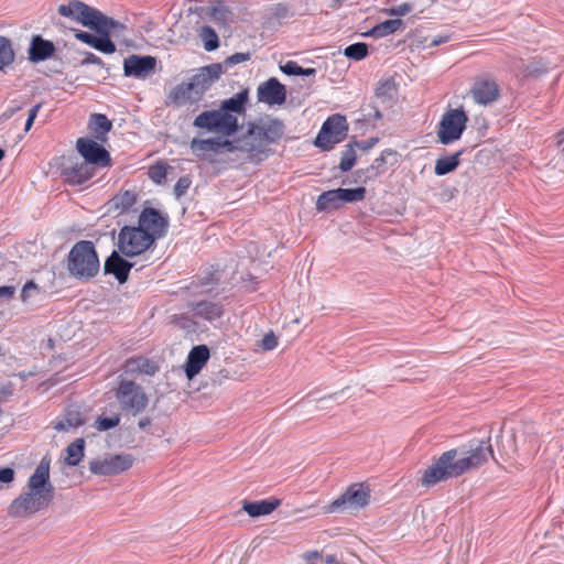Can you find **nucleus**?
Returning <instances> with one entry per match:
<instances>
[{
    "label": "nucleus",
    "mask_w": 564,
    "mask_h": 564,
    "mask_svg": "<svg viewBox=\"0 0 564 564\" xmlns=\"http://www.w3.org/2000/svg\"><path fill=\"white\" fill-rule=\"evenodd\" d=\"M149 175L151 180L160 184L166 177V169L164 165H155L150 169Z\"/></svg>",
    "instance_id": "48"
},
{
    "label": "nucleus",
    "mask_w": 564,
    "mask_h": 564,
    "mask_svg": "<svg viewBox=\"0 0 564 564\" xmlns=\"http://www.w3.org/2000/svg\"><path fill=\"white\" fill-rule=\"evenodd\" d=\"M57 12L62 17L69 18L94 31L105 23L112 25V18L105 15L96 8L79 0H72L67 4H61Z\"/></svg>",
    "instance_id": "5"
},
{
    "label": "nucleus",
    "mask_w": 564,
    "mask_h": 564,
    "mask_svg": "<svg viewBox=\"0 0 564 564\" xmlns=\"http://www.w3.org/2000/svg\"><path fill=\"white\" fill-rule=\"evenodd\" d=\"M463 153H464V150H459L449 156H444V158H440L438 160H436L435 166H434V173L437 176H443V175H446V174L455 171L457 169V166L459 165V158L462 156Z\"/></svg>",
    "instance_id": "32"
},
{
    "label": "nucleus",
    "mask_w": 564,
    "mask_h": 564,
    "mask_svg": "<svg viewBox=\"0 0 564 564\" xmlns=\"http://www.w3.org/2000/svg\"><path fill=\"white\" fill-rule=\"evenodd\" d=\"M391 151H383L381 155L375 160L373 164L365 170V173H373L377 166L383 164L386 162V154H391ZM358 173H364V170H359Z\"/></svg>",
    "instance_id": "56"
},
{
    "label": "nucleus",
    "mask_w": 564,
    "mask_h": 564,
    "mask_svg": "<svg viewBox=\"0 0 564 564\" xmlns=\"http://www.w3.org/2000/svg\"><path fill=\"white\" fill-rule=\"evenodd\" d=\"M55 46L52 41L44 40L41 35L33 36L29 47V59L39 63L53 56Z\"/></svg>",
    "instance_id": "25"
},
{
    "label": "nucleus",
    "mask_w": 564,
    "mask_h": 564,
    "mask_svg": "<svg viewBox=\"0 0 564 564\" xmlns=\"http://www.w3.org/2000/svg\"><path fill=\"white\" fill-rule=\"evenodd\" d=\"M33 292H39V288L33 281H28L22 288L21 301L25 303Z\"/></svg>",
    "instance_id": "51"
},
{
    "label": "nucleus",
    "mask_w": 564,
    "mask_h": 564,
    "mask_svg": "<svg viewBox=\"0 0 564 564\" xmlns=\"http://www.w3.org/2000/svg\"><path fill=\"white\" fill-rule=\"evenodd\" d=\"M392 90L393 86L389 80L382 82L376 88V97L382 99V101L390 100L392 98Z\"/></svg>",
    "instance_id": "46"
},
{
    "label": "nucleus",
    "mask_w": 564,
    "mask_h": 564,
    "mask_svg": "<svg viewBox=\"0 0 564 564\" xmlns=\"http://www.w3.org/2000/svg\"><path fill=\"white\" fill-rule=\"evenodd\" d=\"M115 395L122 411L132 415L142 413L149 403L143 388L132 380H121Z\"/></svg>",
    "instance_id": "7"
},
{
    "label": "nucleus",
    "mask_w": 564,
    "mask_h": 564,
    "mask_svg": "<svg viewBox=\"0 0 564 564\" xmlns=\"http://www.w3.org/2000/svg\"><path fill=\"white\" fill-rule=\"evenodd\" d=\"M284 134V124L279 119L265 118L250 123L246 133L251 156L261 154L267 147L276 143Z\"/></svg>",
    "instance_id": "4"
},
{
    "label": "nucleus",
    "mask_w": 564,
    "mask_h": 564,
    "mask_svg": "<svg viewBox=\"0 0 564 564\" xmlns=\"http://www.w3.org/2000/svg\"><path fill=\"white\" fill-rule=\"evenodd\" d=\"M281 501L279 499H263L259 501H243L242 509L251 517L257 518L270 514L274 511Z\"/></svg>",
    "instance_id": "27"
},
{
    "label": "nucleus",
    "mask_w": 564,
    "mask_h": 564,
    "mask_svg": "<svg viewBox=\"0 0 564 564\" xmlns=\"http://www.w3.org/2000/svg\"><path fill=\"white\" fill-rule=\"evenodd\" d=\"M138 226L153 236V241H155L165 236L169 221L158 209L148 207L141 212Z\"/></svg>",
    "instance_id": "16"
},
{
    "label": "nucleus",
    "mask_w": 564,
    "mask_h": 564,
    "mask_svg": "<svg viewBox=\"0 0 564 564\" xmlns=\"http://www.w3.org/2000/svg\"><path fill=\"white\" fill-rule=\"evenodd\" d=\"M133 459L128 454H117L104 459H94L89 470L95 475L111 476L120 474L132 466Z\"/></svg>",
    "instance_id": "13"
},
{
    "label": "nucleus",
    "mask_w": 564,
    "mask_h": 564,
    "mask_svg": "<svg viewBox=\"0 0 564 564\" xmlns=\"http://www.w3.org/2000/svg\"><path fill=\"white\" fill-rule=\"evenodd\" d=\"M28 489L35 494L48 495V498L53 500L54 487L50 481V465L42 459L34 473L28 480Z\"/></svg>",
    "instance_id": "19"
},
{
    "label": "nucleus",
    "mask_w": 564,
    "mask_h": 564,
    "mask_svg": "<svg viewBox=\"0 0 564 564\" xmlns=\"http://www.w3.org/2000/svg\"><path fill=\"white\" fill-rule=\"evenodd\" d=\"M42 105L41 104H36L35 106H33L30 111H29V115H28V118H31L33 120H35L37 113H39V110L41 109Z\"/></svg>",
    "instance_id": "62"
},
{
    "label": "nucleus",
    "mask_w": 564,
    "mask_h": 564,
    "mask_svg": "<svg viewBox=\"0 0 564 564\" xmlns=\"http://www.w3.org/2000/svg\"><path fill=\"white\" fill-rule=\"evenodd\" d=\"M257 97L259 102L269 106L282 105L286 100V89L275 77H271L259 85Z\"/></svg>",
    "instance_id": "18"
},
{
    "label": "nucleus",
    "mask_w": 564,
    "mask_h": 564,
    "mask_svg": "<svg viewBox=\"0 0 564 564\" xmlns=\"http://www.w3.org/2000/svg\"><path fill=\"white\" fill-rule=\"evenodd\" d=\"M347 131L346 118L338 113L333 115L322 124L314 144L323 151H330L337 143L344 140Z\"/></svg>",
    "instance_id": "9"
},
{
    "label": "nucleus",
    "mask_w": 564,
    "mask_h": 564,
    "mask_svg": "<svg viewBox=\"0 0 564 564\" xmlns=\"http://www.w3.org/2000/svg\"><path fill=\"white\" fill-rule=\"evenodd\" d=\"M14 51L10 39L0 35V72L14 62Z\"/></svg>",
    "instance_id": "36"
},
{
    "label": "nucleus",
    "mask_w": 564,
    "mask_h": 564,
    "mask_svg": "<svg viewBox=\"0 0 564 564\" xmlns=\"http://www.w3.org/2000/svg\"><path fill=\"white\" fill-rule=\"evenodd\" d=\"M89 128L95 137L104 140L105 135L111 130L112 122L102 113H94L89 120Z\"/></svg>",
    "instance_id": "33"
},
{
    "label": "nucleus",
    "mask_w": 564,
    "mask_h": 564,
    "mask_svg": "<svg viewBox=\"0 0 564 564\" xmlns=\"http://www.w3.org/2000/svg\"><path fill=\"white\" fill-rule=\"evenodd\" d=\"M223 74V64H209L207 66L198 68L197 73L191 77L189 87L194 94L197 95L199 100L207 90L217 82Z\"/></svg>",
    "instance_id": "12"
},
{
    "label": "nucleus",
    "mask_w": 564,
    "mask_h": 564,
    "mask_svg": "<svg viewBox=\"0 0 564 564\" xmlns=\"http://www.w3.org/2000/svg\"><path fill=\"white\" fill-rule=\"evenodd\" d=\"M67 270L72 278L89 281L100 270V261L95 245L89 240L77 241L68 252Z\"/></svg>",
    "instance_id": "3"
},
{
    "label": "nucleus",
    "mask_w": 564,
    "mask_h": 564,
    "mask_svg": "<svg viewBox=\"0 0 564 564\" xmlns=\"http://www.w3.org/2000/svg\"><path fill=\"white\" fill-rule=\"evenodd\" d=\"M210 357L209 348L206 345L194 346L188 352L185 364V375L191 380L197 376Z\"/></svg>",
    "instance_id": "21"
},
{
    "label": "nucleus",
    "mask_w": 564,
    "mask_h": 564,
    "mask_svg": "<svg viewBox=\"0 0 564 564\" xmlns=\"http://www.w3.org/2000/svg\"><path fill=\"white\" fill-rule=\"evenodd\" d=\"M199 35L204 42V48L207 52L215 51L219 46L218 35L212 26H203Z\"/></svg>",
    "instance_id": "40"
},
{
    "label": "nucleus",
    "mask_w": 564,
    "mask_h": 564,
    "mask_svg": "<svg viewBox=\"0 0 564 564\" xmlns=\"http://www.w3.org/2000/svg\"><path fill=\"white\" fill-rule=\"evenodd\" d=\"M14 479V470L11 467L0 468V482L9 484ZM2 486H0V489Z\"/></svg>",
    "instance_id": "55"
},
{
    "label": "nucleus",
    "mask_w": 564,
    "mask_h": 564,
    "mask_svg": "<svg viewBox=\"0 0 564 564\" xmlns=\"http://www.w3.org/2000/svg\"><path fill=\"white\" fill-rule=\"evenodd\" d=\"M251 58L250 53H235L230 56H228L221 64L223 69H228L229 67L247 62Z\"/></svg>",
    "instance_id": "45"
},
{
    "label": "nucleus",
    "mask_w": 564,
    "mask_h": 564,
    "mask_svg": "<svg viewBox=\"0 0 564 564\" xmlns=\"http://www.w3.org/2000/svg\"><path fill=\"white\" fill-rule=\"evenodd\" d=\"M150 424H151V420L149 417H142L138 422V426L140 430H145L148 426H150Z\"/></svg>",
    "instance_id": "64"
},
{
    "label": "nucleus",
    "mask_w": 564,
    "mask_h": 564,
    "mask_svg": "<svg viewBox=\"0 0 564 564\" xmlns=\"http://www.w3.org/2000/svg\"><path fill=\"white\" fill-rule=\"evenodd\" d=\"M74 35L77 40H79L80 42H83L91 47H94L96 40H97V35H94L89 32H85L82 30H77Z\"/></svg>",
    "instance_id": "49"
},
{
    "label": "nucleus",
    "mask_w": 564,
    "mask_h": 564,
    "mask_svg": "<svg viewBox=\"0 0 564 564\" xmlns=\"http://www.w3.org/2000/svg\"><path fill=\"white\" fill-rule=\"evenodd\" d=\"M403 26V21L401 19H391L386 20L377 25H375L370 31L365 33L366 36L373 37H384L387 35L393 34Z\"/></svg>",
    "instance_id": "31"
},
{
    "label": "nucleus",
    "mask_w": 564,
    "mask_h": 564,
    "mask_svg": "<svg viewBox=\"0 0 564 564\" xmlns=\"http://www.w3.org/2000/svg\"><path fill=\"white\" fill-rule=\"evenodd\" d=\"M468 116L459 107L448 109L442 116L437 126V138L443 145H448L458 141L467 128Z\"/></svg>",
    "instance_id": "6"
},
{
    "label": "nucleus",
    "mask_w": 564,
    "mask_h": 564,
    "mask_svg": "<svg viewBox=\"0 0 564 564\" xmlns=\"http://www.w3.org/2000/svg\"><path fill=\"white\" fill-rule=\"evenodd\" d=\"M90 64L104 66V62L100 57H98L97 55H95L91 52H85V57L82 61V65H90Z\"/></svg>",
    "instance_id": "54"
},
{
    "label": "nucleus",
    "mask_w": 564,
    "mask_h": 564,
    "mask_svg": "<svg viewBox=\"0 0 564 564\" xmlns=\"http://www.w3.org/2000/svg\"><path fill=\"white\" fill-rule=\"evenodd\" d=\"M120 423V416L119 414H115L112 416H98L97 420L95 421V429L97 431H108V430H111V429H115L116 426H118Z\"/></svg>",
    "instance_id": "44"
},
{
    "label": "nucleus",
    "mask_w": 564,
    "mask_h": 564,
    "mask_svg": "<svg viewBox=\"0 0 564 564\" xmlns=\"http://www.w3.org/2000/svg\"><path fill=\"white\" fill-rule=\"evenodd\" d=\"M137 198L134 191H120L109 200L108 209L119 213L129 212L135 205Z\"/></svg>",
    "instance_id": "28"
},
{
    "label": "nucleus",
    "mask_w": 564,
    "mask_h": 564,
    "mask_svg": "<svg viewBox=\"0 0 564 564\" xmlns=\"http://www.w3.org/2000/svg\"><path fill=\"white\" fill-rule=\"evenodd\" d=\"M341 204L360 202L366 196L365 187L357 188H337Z\"/></svg>",
    "instance_id": "39"
},
{
    "label": "nucleus",
    "mask_w": 564,
    "mask_h": 564,
    "mask_svg": "<svg viewBox=\"0 0 564 564\" xmlns=\"http://www.w3.org/2000/svg\"><path fill=\"white\" fill-rule=\"evenodd\" d=\"M344 54L350 59L360 61L368 55V46L361 42L354 43L345 48Z\"/></svg>",
    "instance_id": "43"
},
{
    "label": "nucleus",
    "mask_w": 564,
    "mask_h": 564,
    "mask_svg": "<svg viewBox=\"0 0 564 564\" xmlns=\"http://www.w3.org/2000/svg\"><path fill=\"white\" fill-rule=\"evenodd\" d=\"M188 308L195 318L204 319L209 323L220 319L225 310L220 303L212 301H199L192 302L188 304Z\"/></svg>",
    "instance_id": "20"
},
{
    "label": "nucleus",
    "mask_w": 564,
    "mask_h": 564,
    "mask_svg": "<svg viewBox=\"0 0 564 564\" xmlns=\"http://www.w3.org/2000/svg\"><path fill=\"white\" fill-rule=\"evenodd\" d=\"M413 6L410 3H401L399 6L392 7L389 9V14L395 15V17H403L412 11Z\"/></svg>",
    "instance_id": "50"
},
{
    "label": "nucleus",
    "mask_w": 564,
    "mask_h": 564,
    "mask_svg": "<svg viewBox=\"0 0 564 564\" xmlns=\"http://www.w3.org/2000/svg\"><path fill=\"white\" fill-rule=\"evenodd\" d=\"M51 502L48 495L35 494L28 489L11 502L8 513L13 518L29 517L45 509Z\"/></svg>",
    "instance_id": "10"
},
{
    "label": "nucleus",
    "mask_w": 564,
    "mask_h": 564,
    "mask_svg": "<svg viewBox=\"0 0 564 564\" xmlns=\"http://www.w3.org/2000/svg\"><path fill=\"white\" fill-rule=\"evenodd\" d=\"M79 154L85 159L84 162L89 165H98L101 167L109 166L111 158L109 152L97 141L88 138H79L76 142Z\"/></svg>",
    "instance_id": "14"
},
{
    "label": "nucleus",
    "mask_w": 564,
    "mask_h": 564,
    "mask_svg": "<svg viewBox=\"0 0 564 564\" xmlns=\"http://www.w3.org/2000/svg\"><path fill=\"white\" fill-rule=\"evenodd\" d=\"M133 264L124 260L118 251H112L105 261L104 271L105 274H112L120 284H123L127 282Z\"/></svg>",
    "instance_id": "22"
},
{
    "label": "nucleus",
    "mask_w": 564,
    "mask_h": 564,
    "mask_svg": "<svg viewBox=\"0 0 564 564\" xmlns=\"http://www.w3.org/2000/svg\"><path fill=\"white\" fill-rule=\"evenodd\" d=\"M248 99V90L242 89L232 97L223 100L218 109L200 112L195 117L193 126L208 132L230 137L239 130L238 116L246 112Z\"/></svg>",
    "instance_id": "2"
},
{
    "label": "nucleus",
    "mask_w": 564,
    "mask_h": 564,
    "mask_svg": "<svg viewBox=\"0 0 564 564\" xmlns=\"http://www.w3.org/2000/svg\"><path fill=\"white\" fill-rule=\"evenodd\" d=\"M370 109L372 112H368L367 115L369 120H380L382 118V113L377 106H370Z\"/></svg>",
    "instance_id": "59"
},
{
    "label": "nucleus",
    "mask_w": 564,
    "mask_h": 564,
    "mask_svg": "<svg viewBox=\"0 0 564 564\" xmlns=\"http://www.w3.org/2000/svg\"><path fill=\"white\" fill-rule=\"evenodd\" d=\"M192 181L188 176H182L174 185V194L177 198L182 197L189 188Z\"/></svg>",
    "instance_id": "47"
},
{
    "label": "nucleus",
    "mask_w": 564,
    "mask_h": 564,
    "mask_svg": "<svg viewBox=\"0 0 564 564\" xmlns=\"http://www.w3.org/2000/svg\"><path fill=\"white\" fill-rule=\"evenodd\" d=\"M191 150L197 158H203L207 152H219L218 138L196 139L191 141Z\"/></svg>",
    "instance_id": "34"
},
{
    "label": "nucleus",
    "mask_w": 564,
    "mask_h": 564,
    "mask_svg": "<svg viewBox=\"0 0 564 564\" xmlns=\"http://www.w3.org/2000/svg\"><path fill=\"white\" fill-rule=\"evenodd\" d=\"M126 372L130 373H143V375H154L159 367L154 361L145 358V357H132L126 361L124 365Z\"/></svg>",
    "instance_id": "29"
},
{
    "label": "nucleus",
    "mask_w": 564,
    "mask_h": 564,
    "mask_svg": "<svg viewBox=\"0 0 564 564\" xmlns=\"http://www.w3.org/2000/svg\"><path fill=\"white\" fill-rule=\"evenodd\" d=\"M304 560L308 564H315V561L319 557L318 551H307L303 554Z\"/></svg>",
    "instance_id": "58"
},
{
    "label": "nucleus",
    "mask_w": 564,
    "mask_h": 564,
    "mask_svg": "<svg viewBox=\"0 0 564 564\" xmlns=\"http://www.w3.org/2000/svg\"><path fill=\"white\" fill-rule=\"evenodd\" d=\"M325 563L327 564H341L338 562L337 556L335 554H327L324 557Z\"/></svg>",
    "instance_id": "63"
},
{
    "label": "nucleus",
    "mask_w": 564,
    "mask_h": 564,
    "mask_svg": "<svg viewBox=\"0 0 564 564\" xmlns=\"http://www.w3.org/2000/svg\"><path fill=\"white\" fill-rule=\"evenodd\" d=\"M280 69L288 76H312L316 74L315 68H303L294 61L281 65Z\"/></svg>",
    "instance_id": "41"
},
{
    "label": "nucleus",
    "mask_w": 564,
    "mask_h": 564,
    "mask_svg": "<svg viewBox=\"0 0 564 564\" xmlns=\"http://www.w3.org/2000/svg\"><path fill=\"white\" fill-rule=\"evenodd\" d=\"M199 98L194 94L187 82L176 85L166 96L167 106L182 107L186 105L197 104Z\"/></svg>",
    "instance_id": "23"
},
{
    "label": "nucleus",
    "mask_w": 564,
    "mask_h": 564,
    "mask_svg": "<svg viewBox=\"0 0 564 564\" xmlns=\"http://www.w3.org/2000/svg\"><path fill=\"white\" fill-rule=\"evenodd\" d=\"M261 346L264 350H273L278 346V338L273 333L263 336Z\"/></svg>",
    "instance_id": "52"
},
{
    "label": "nucleus",
    "mask_w": 564,
    "mask_h": 564,
    "mask_svg": "<svg viewBox=\"0 0 564 564\" xmlns=\"http://www.w3.org/2000/svg\"><path fill=\"white\" fill-rule=\"evenodd\" d=\"M356 151L352 142H349L345 145V149L341 152V159L339 162V169L341 172H348L352 169L356 163Z\"/></svg>",
    "instance_id": "38"
},
{
    "label": "nucleus",
    "mask_w": 564,
    "mask_h": 564,
    "mask_svg": "<svg viewBox=\"0 0 564 564\" xmlns=\"http://www.w3.org/2000/svg\"><path fill=\"white\" fill-rule=\"evenodd\" d=\"M156 58L151 55H129L123 59V74L127 77L145 79L156 67Z\"/></svg>",
    "instance_id": "15"
},
{
    "label": "nucleus",
    "mask_w": 564,
    "mask_h": 564,
    "mask_svg": "<svg viewBox=\"0 0 564 564\" xmlns=\"http://www.w3.org/2000/svg\"><path fill=\"white\" fill-rule=\"evenodd\" d=\"M379 139L373 137V138H369L367 140H362V141H357V140H354V145L359 148L360 150L362 151H368L370 149H372L377 143H378Z\"/></svg>",
    "instance_id": "53"
},
{
    "label": "nucleus",
    "mask_w": 564,
    "mask_h": 564,
    "mask_svg": "<svg viewBox=\"0 0 564 564\" xmlns=\"http://www.w3.org/2000/svg\"><path fill=\"white\" fill-rule=\"evenodd\" d=\"M84 424L80 413L77 411H69L65 414L64 419L54 424L56 431H68Z\"/></svg>",
    "instance_id": "37"
},
{
    "label": "nucleus",
    "mask_w": 564,
    "mask_h": 564,
    "mask_svg": "<svg viewBox=\"0 0 564 564\" xmlns=\"http://www.w3.org/2000/svg\"><path fill=\"white\" fill-rule=\"evenodd\" d=\"M121 28V22L115 20L112 18V25L105 23L97 28L95 32L97 33V40L94 45V48L104 53V54H112L116 52V45L111 41V30Z\"/></svg>",
    "instance_id": "24"
},
{
    "label": "nucleus",
    "mask_w": 564,
    "mask_h": 564,
    "mask_svg": "<svg viewBox=\"0 0 564 564\" xmlns=\"http://www.w3.org/2000/svg\"><path fill=\"white\" fill-rule=\"evenodd\" d=\"M84 451H85L84 438L75 440L66 448L67 456L65 458V463L68 466H77L84 457Z\"/></svg>",
    "instance_id": "35"
},
{
    "label": "nucleus",
    "mask_w": 564,
    "mask_h": 564,
    "mask_svg": "<svg viewBox=\"0 0 564 564\" xmlns=\"http://www.w3.org/2000/svg\"><path fill=\"white\" fill-rule=\"evenodd\" d=\"M370 490L362 484L351 485L343 495L335 499L327 508L328 512L344 511L346 509H361L369 503Z\"/></svg>",
    "instance_id": "11"
},
{
    "label": "nucleus",
    "mask_w": 564,
    "mask_h": 564,
    "mask_svg": "<svg viewBox=\"0 0 564 564\" xmlns=\"http://www.w3.org/2000/svg\"><path fill=\"white\" fill-rule=\"evenodd\" d=\"M218 144H219V150L226 149L228 152L243 151V152L249 153V143L246 138V134L242 138H240L238 140H234V141L220 140L218 138Z\"/></svg>",
    "instance_id": "42"
},
{
    "label": "nucleus",
    "mask_w": 564,
    "mask_h": 564,
    "mask_svg": "<svg viewBox=\"0 0 564 564\" xmlns=\"http://www.w3.org/2000/svg\"><path fill=\"white\" fill-rule=\"evenodd\" d=\"M121 26H122V29L121 28L112 29L111 30V36L117 37V39L120 37V36H123L124 32L127 31V28L122 23H121Z\"/></svg>",
    "instance_id": "61"
},
{
    "label": "nucleus",
    "mask_w": 564,
    "mask_h": 564,
    "mask_svg": "<svg viewBox=\"0 0 564 564\" xmlns=\"http://www.w3.org/2000/svg\"><path fill=\"white\" fill-rule=\"evenodd\" d=\"M492 454L489 441L471 442L467 449L446 451L423 473L421 484L424 487H432L451 478H457L482 465Z\"/></svg>",
    "instance_id": "1"
},
{
    "label": "nucleus",
    "mask_w": 564,
    "mask_h": 564,
    "mask_svg": "<svg viewBox=\"0 0 564 564\" xmlns=\"http://www.w3.org/2000/svg\"><path fill=\"white\" fill-rule=\"evenodd\" d=\"M470 96L477 105L488 106L500 97V89L494 79L477 78L470 87Z\"/></svg>",
    "instance_id": "17"
},
{
    "label": "nucleus",
    "mask_w": 564,
    "mask_h": 564,
    "mask_svg": "<svg viewBox=\"0 0 564 564\" xmlns=\"http://www.w3.org/2000/svg\"><path fill=\"white\" fill-rule=\"evenodd\" d=\"M153 236L140 226H124L118 236V249L126 257L141 254L153 243Z\"/></svg>",
    "instance_id": "8"
},
{
    "label": "nucleus",
    "mask_w": 564,
    "mask_h": 564,
    "mask_svg": "<svg viewBox=\"0 0 564 564\" xmlns=\"http://www.w3.org/2000/svg\"><path fill=\"white\" fill-rule=\"evenodd\" d=\"M22 107L21 106H14V107H8L3 113H2V118L4 119H10L15 112H18L19 110H21Z\"/></svg>",
    "instance_id": "60"
},
{
    "label": "nucleus",
    "mask_w": 564,
    "mask_h": 564,
    "mask_svg": "<svg viewBox=\"0 0 564 564\" xmlns=\"http://www.w3.org/2000/svg\"><path fill=\"white\" fill-rule=\"evenodd\" d=\"M341 206H343V204H341L340 197L338 195L337 188L323 192L317 197V200H316V209L318 212H330L334 209H338Z\"/></svg>",
    "instance_id": "30"
},
{
    "label": "nucleus",
    "mask_w": 564,
    "mask_h": 564,
    "mask_svg": "<svg viewBox=\"0 0 564 564\" xmlns=\"http://www.w3.org/2000/svg\"><path fill=\"white\" fill-rule=\"evenodd\" d=\"M14 294H15V286H13V285L0 286V302L11 300Z\"/></svg>",
    "instance_id": "57"
},
{
    "label": "nucleus",
    "mask_w": 564,
    "mask_h": 564,
    "mask_svg": "<svg viewBox=\"0 0 564 564\" xmlns=\"http://www.w3.org/2000/svg\"><path fill=\"white\" fill-rule=\"evenodd\" d=\"M63 175L69 184L82 185L93 177L94 167L86 162L76 163L64 169Z\"/></svg>",
    "instance_id": "26"
}]
</instances>
